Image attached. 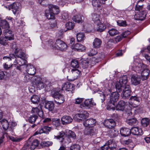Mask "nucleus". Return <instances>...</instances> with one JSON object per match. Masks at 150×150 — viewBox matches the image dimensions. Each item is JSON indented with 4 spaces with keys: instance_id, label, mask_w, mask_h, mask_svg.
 I'll return each mask as SVG.
<instances>
[{
    "instance_id": "53",
    "label": "nucleus",
    "mask_w": 150,
    "mask_h": 150,
    "mask_svg": "<svg viewBox=\"0 0 150 150\" xmlns=\"http://www.w3.org/2000/svg\"><path fill=\"white\" fill-rule=\"evenodd\" d=\"M9 137L11 140L15 142H20L23 139V138L21 137H13L10 136Z\"/></svg>"
},
{
    "instance_id": "31",
    "label": "nucleus",
    "mask_w": 150,
    "mask_h": 150,
    "mask_svg": "<svg viewBox=\"0 0 150 150\" xmlns=\"http://www.w3.org/2000/svg\"><path fill=\"white\" fill-rule=\"evenodd\" d=\"M45 107L50 111L53 110L54 107V103L52 101H48L45 103Z\"/></svg>"
},
{
    "instance_id": "48",
    "label": "nucleus",
    "mask_w": 150,
    "mask_h": 150,
    "mask_svg": "<svg viewBox=\"0 0 150 150\" xmlns=\"http://www.w3.org/2000/svg\"><path fill=\"white\" fill-rule=\"evenodd\" d=\"M74 23L69 21L66 24L65 26L68 30H70L74 28Z\"/></svg>"
},
{
    "instance_id": "42",
    "label": "nucleus",
    "mask_w": 150,
    "mask_h": 150,
    "mask_svg": "<svg viewBox=\"0 0 150 150\" xmlns=\"http://www.w3.org/2000/svg\"><path fill=\"white\" fill-rule=\"evenodd\" d=\"M109 131V133L111 136L115 137L117 136L119 134L118 131L115 128H112Z\"/></svg>"
},
{
    "instance_id": "3",
    "label": "nucleus",
    "mask_w": 150,
    "mask_h": 150,
    "mask_svg": "<svg viewBox=\"0 0 150 150\" xmlns=\"http://www.w3.org/2000/svg\"><path fill=\"white\" fill-rule=\"evenodd\" d=\"M50 46H52L53 49H57L62 51L66 50L67 46L63 41L59 39L57 40L55 43L51 41L49 43Z\"/></svg>"
},
{
    "instance_id": "10",
    "label": "nucleus",
    "mask_w": 150,
    "mask_h": 150,
    "mask_svg": "<svg viewBox=\"0 0 150 150\" xmlns=\"http://www.w3.org/2000/svg\"><path fill=\"white\" fill-rule=\"evenodd\" d=\"M34 80L33 81V83L40 89L43 88L44 87V84L42 81L41 78L39 76H35L34 77Z\"/></svg>"
},
{
    "instance_id": "12",
    "label": "nucleus",
    "mask_w": 150,
    "mask_h": 150,
    "mask_svg": "<svg viewBox=\"0 0 150 150\" xmlns=\"http://www.w3.org/2000/svg\"><path fill=\"white\" fill-rule=\"evenodd\" d=\"M88 116V113L86 111H84L81 113H78L75 115L74 119L75 120H81L87 118Z\"/></svg>"
},
{
    "instance_id": "14",
    "label": "nucleus",
    "mask_w": 150,
    "mask_h": 150,
    "mask_svg": "<svg viewBox=\"0 0 150 150\" xmlns=\"http://www.w3.org/2000/svg\"><path fill=\"white\" fill-rule=\"evenodd\" d=\"M81 64L83 68L82 72L86 74L88 72V70L87 68L89 65L88 61L87 60L84 59H81Z\"/></svg>"
},
{
    "instance_id": "47",
    "label": "nucleus",
    "mask_w": 150,
    "mask_h": 150,
    "mask_svg": "<svg viewBox=\"0 0 150 150\" xmlns=\"http://www.w3.org/2000/svg\"><path fill=\"white\" fill-rule=\"evenodd\" d=\"M71 66L72 67L77 69L79 67V64L77 60L74 59L72 60L71 62Z\"/></svg>"
},
{
    "instance_id": "55",
    "label": "nucleus",
    "mask_w": 150,
    "mask_h": 150,
    "mask_svg": "<svg viewBox=\"0 0 150 150\" xmlns=\"http://www.w3.org/2000/svg\"><path fill=\"white\" fill-rule=\"evenodd\" d=\"M7 40L5 38L1 37L0 38V44L4 45L7 44Z\"/></svg>"
},
{
    "instance_id": "49",
    "label": "nucleus",
    "mask_w": 150,
    "mask_h": 150,
    "mask_svg": "<svg viewBox=\"0 0 150 150\" xmlns=\"http://www.w3.org/2000/svg\"><path fill=\"white\" fill-rule=\"evenodd\" d=\"M109 35L111 36L119 34L118 30L112 28L108 31Z\"/></svg>"
},
{
    "instance_id": "54",
    "label": "nucleus",
    "mask_w": 150,
    "mask_h": 150,
    "mask_svg": "<svg viewBox=\"0 0 150 150\" xmlns=\"http://www.w3.org/2000/svg\"><path fill=\"white\" fill-rule=\"evenodd\" d=\"M127 121L129 125H131L135 124L137 122V120L135 118L128 119Z\"/></svg>"
},
{
    "instance_id": "63",
    "label": "nucleus",
    "mask_w": 150,
    "mask_h": 150,
    "mask_svg": "<svg viewBox=\"0 0 150 150\" xmlns=\"http://www.w3.org/2000/svg\"><path fill=\"white\" fill-rule=\"evenodd\" d=\"M129 103L130 105L134 108H135L137 106L139 103L135 102V101H132L131 100H129Z\"/></svg>"
},
{
    "instance_id": "44",
    "label": "nucleus",
    "mask_w": 150,
    "mask_h": 150,
    "mask_svg": "<svg viewBox=\"0 0 150 150\" xmlns=\"http://www.w3.org/2000/svg\"><path fill=\"white\" fill-rule=\"evenodd\" d=\"M66 135L69 137H71L74 139L76 137L75 133L72 131L70 130H67L66 131Z\"/></svg>"
},
{
    "instance_id": "37",
    "label": "nucleus",
    "mask_w": 150,
    "mask_h": 150,
    "mask_svg": "<svg viewBox=\"0 0 150 150\" xmlns=\"http://www.w3.org/2000/svg\"><path fill=\"white\" fill-rule=\"evenodd\" d=\"M55 15L53 13L51 12L49 10H46L45 11L46 16L48 19H54Z\"/></svg>"
},
{
    "instance_id": "40",
    "label": "nucleus",
    "mask_w": 150,
    "mask_h": 150,
    "mask_svg": "<svg viewBox=\"0 0 150 150\" xmlns=\"http://www.w3.org/2000/svg\"><path fill=\"white\" fill-rule=\"evenodd\" d=\"M144 0H141L139 1L138 3L136 5L135 7V10L137 11L136 12H139V11H145L143 8L142 5H140L139 3L140 2Z\"/></svg>"
},
{
    "instance_id": "43",
    "label": "nucleus",
    "mask_w": 150,
    "mask_h": 150,
    "mask_svg": "<svg viewBox=\"0 0 150 150\" xmlns=\"http://www.w3.org/2000/svg\"><path fill=\"white\" fill-rule=\"evenodd\" d=\"M77 40L78 42H81L84 40L85 39V35L83 33H80L76 35Z\"/></svg>"
},
{
    "instance_id": "51",
    "label": "nucleus",
    "mask_w": 150,
    "mask_h": 150,
    "mask_svg": "<svg viewBox=\"0 0 150 150\" xmlns=\"http://www.w3.org/2000/svg\"><path fill=\"white\" fill-rule=\"evenodd\" d=\"M98 25V27L97 29L98 31L100 32L103 31L106 28V26L105 25L101 23V22L98 24H97Z\"/></svg>"
},
{
    "instance_id": "23",
    "label": "nucleus",
    "mask_w": 150,
    "mask_h": 150,
    "mask_svg": "<svg viewBox=\"0 0 150 150\" xmlns=\"http://www.w3.org/2000/svg\"><path fill=\"white\" fill-rule=\"evenodd\" d=\"M49 10L51 12L55 15L58 14L59 13L60 10L59 8L57 6L50 4L49 6Z\"/></svg>"
},
{
    "instance_id": "41",
    "label": "nucleus",
    "mask_w": 150,
    "mask_h": 150,
    "mask_svg": "<svg viewBox=\"0 0 150 150\" xmlns=\"http://www.w3.org/2000/svg\"><path fill=\"white\" fill-rule=\"evenodd\" d=\"M15 58V57L14 56V54H11L9 55V56L8 57L6 56H4L3 57V59L4 62L5 63H7V62H11L12 59H13Z\"/></svg>"
},
{
    "instance_id": "9",
    "label": "nucleus",
    "mask_w": 150,
    "mask_h": 150,
    "mask_svg": "<svg viewBox=\"0 0 150 150\" xmlns=\"http://www.w3.org/2000/svg\"><path fill=\"white\" fill-rule=\"evenodd\" d=\"M96 103L93 101V99H86L83 103L80 105V107L82 108H89L91 105H95Z\"/></svg>"
},
{
    "instance_id": "19",
    "label": "nucleus",
    "mask_w": 150,
    "mask_h": 150,
    "mask_svg": "<svg viewBox=\"0 0 150 150\" xmlns=\"http://www.w3.org/2000/svg\"><path fill=\"white\" fill-rule=\"evenodd\" d=\"M4 35L5 38L7 40H11L14 39L13 34L12 32L8 29L5 30Z\"/></svg>"
},
{
    "instance_id": "7",
    "label": "nucleus",
    "mask_w": 150,
    "mask_h": 150,
    "mask_svg": "<svg viewBox=\"0 0 150 150\" xmlns=\"http://www.w3.org/2000/svg\"><path fill=\"white\" fill-rule=\"evenodd\" d=\"M71 72L70 74L67 76L68 80L70 81H73L76 79L81 74V72L77 69H72Z\"/></svg>"
},
{
    "instance_id": "57",
    "label": "nucleus",
    "mask_w": 150,
    "mask_h": 150,
    "mask_svg": "<svg viewBox=\"0 0 150 150\" xmlns=\"http://www.w3.org/2000/svg\"><path fill=\"white\" fill-rule=\"evenodd\" d=\"M52 122L53 124L56 127L60 125V120L59 119H53L52 120Z\"/></svg>"
},
{
    "instance_id": "38",
    "label": "nucleus",
    "mask_w": 150,
    "mask_h": 150,
    "mask_svg": "<svg viewBox=\"0 0 150 150\" xmlns=\"http://www.w3.org/2000/svg\"><path fill=\"white\" fill-rule=\"evenodd\" d=\"M31 101L33 104H38L40 102V99L39 96L37 95L33 96L30 98Z\"/></svg>"
},
{
    "instance_id": "2",
    "label": "nucleus",
    "mask_w": 150,
    "mask_h": 150,
    "mask_svg": "<svg viewBox=\"0 0 150 150\" xmlns=\"http://www.w3.org/2000/svg\"><path fill=\"white\" fill-rule=\"evenodd\" d=\"M127 85H129L128 83L127 77L126 75H124L120 78L119 81L116 83L117 91L120 92L122 90V88L125 87Z\"/></svg>"
},
{
    "instance_id": "32",
    "label": "nucleus",
    "mask_w": 150,
    "mask_h": 150,
    "mask_svg": "<svg viewBox=\"0 0 150 150\" xmlns=\"http://www.w3.org/2000/svg\"><path fill=\"white\" fill-rule=\"evenodd\" d=\"M101 44V40L98 38H96L93 42V46L95 48H98L100 47Z\"/></svg>"
},
{
    "instance_id": "15",
    "label": "nucleus",
    "mask_w": 150,
    "mask_h": 150,
    "mask_svg": "<svg viewBox=\"0 0 150 150\" xmlns=\"http://www.w3.org/2000/svg\"><path fill=\"white\" fill-rule=\"evenodd\" d=\"M71 48L75 51L78 52H83L85 50V47L81 44L76 43L74 45H72Z\"/></svg>"
},
{
    "instance_id": "8",
    "label": "nucleus",
    "mask_w": 150,
    "mask_h": 150,
    "mask_svg": "<svg viewBox=\"0 0 150 150\" xmlns=\"http://www.w3.org/2000/svg\"><path fill=\"white\" fill-rule=\"evenodd\" d=\"M123 88L121 96L123 99H127L131 95V91L130 87L129 85H127Z\"/></svg>"
},
{
    "instance_id": "36",
    "label": "nucleus",
    "mask_w": 150,
    "mask_h": 150,
    "mask_svg": "<svg viewBox=\"0 0 150 150\" xmlns=\"http://www.w3.org/2000/svg\"><path fill=\"white\" fill-rule=\"evenodd\" d=\"M0 26L5 30L8 29L9 28L8 23L4 20L1 21L0 22Z\"/></svg>"
},
{
    "instance_id": "22",
    "label": "nucleus",
    "mask_w": 150,
    "mask_h": 150,
    "mask_svg": "<svg viewBox=\"0 0 150 150\" xmlns=\"http://www.w3.org/2000/svg\"><path fill=\"white\" fill-rule=\"evenodd\" d=\"M141 79L137 75H132L131 78V82L134 85H137L140 83Z\"/></svg>"
},
{
    "instance_id": "21",
    "label": "nucleus",
    "mask_w": 150,
    "mask_h": 150,
    "mask_svg": "<svg viewBox=\"0 0 150 150\" xmlns=\"http://www.w3.org/2000/svg\"><path fill=\"white\" fill-rule=\"evenodd\" d=\"M117 142L113 139H110L107 141L106 144L110 150H114L117 146Z\"/></svg>"
},
{
    "instance_id": "62",
    "label": "nucleus",
    "mask_w": 150,
    "mask_h": 150,
    "mask_svg": "<svg viewBox=\"0 0 150 150\" xmlns=\"http://www.w3.org/2000/svg\"><path fill=\"white\" fill-rule=\"evenodd\" d=\"M117 23L118 25L120 26H125L126 25V22L125 21H118Z\"/></svg>"
},
{
    "instance_id": "17",
    "label": "nucleus",
    "mask_w": 150,
    "mask_h": 150,
    "mask_svg": "<svg viewBox=\"0 0 150 150\" xmlns=\"http://www.w3.org/2000/svg\"><path fill=\"white\" fill-rule=\"evenodd\" d=\"M96 122V120L93 119H87L83 122V125L86 127H92Z\"/></svg>"
},
{
    "instance_id": "26",
    "label": "nucleus",
    "mask_w": 150,
    "mask_h": 150,
    "mask_svg": "<svg viewBox=\"0 0 150 150\" xmlns=\"http://www.w3.org/2000/svg\"><path fill=\"white\" fill-rule=\"evenodd\" d=\"M130 133L135 135H140L143 134L142 129L138 127L132 128L130 129Z\"/></svg>"
},
{
    "instance_id": "39",
    "label": "nucleus",
    "mask_w": 150,
    "mask_h": 150,
    "mask_svg": "<svg viewBox=\"0 0 150 150\" xmlns=\"http://www.w3.org/2000/svg\"><path fill=\"white\" fill-rule=\"evenodd\" d=\"M115 103H113L110 100L107 105V109L109 110H115Z\"/></svg>"
},
{
    "instance_id": "20",
    "label": "nucleus",
    "mask_w": 150,
    "mask_h": 150,
    "mask_svg": "<svg viewBox=\"0 0 150 150\" xmlns=\"http://www.w3.org/2000/svg\"><path fill=\"white\" fill-rule=\"evenodd\" d=\"M101 3L99 0H93L92 4L94 8L100 11L102 10Z\"/></svg>"
},
{
    "instance_id": "28",
    "label": "nucleus",
    "mask_w": 150,
    "mask_h": 150,
    "mask_svg": "<svg viewBox=\"0 0 150 150\" xmlns=\"http://www.w3.org/2000/svg\"><path fill=\"white\" fill-rule=\"evenodd\" d=\"M26 69V71L28 74L32 75L35 74V69L32 65L30 64H28Z\"/></svg>"
},
{
    "instance_id": "33",
    "label": "nucleus",
    "mask_w": 150,
    "mask_h": 150,
    "mask_svg": "<svg viewBox=\"0 0 150 150\" xmlns=\"http://www.w3.org/2000/svg\"><path fill=\"white\" fill-rule=\"evenodd\" d=\"M72 87V84L70 82H67L62 85V89L63 90H66L69 91Z\"/></svg>"
},
{
    "instance_id": "50",
    "label": "nucleus",
    "mask_w": 150,
    "mask_h": 150,
    "mask_svg": "<svg viewBox=\"0 0 150 150\" xmlns=\"http://www.w3.org/2000/svg\"><path fill=\"white\" fill-rule=\"evenodd\" d=\"M141 122L143 126L146 127L149 124V120L147 118H143L141 120Z\"/></svg>"
},
{
    "instance_id": "16",
    "label": "nucleus",
    "mask_w": 150,
    "mask_h": 150,
    "mask_svg": "<svg viewBox=\"0 0 150 150\" xmlns=\"http://www.w3.org/2000/svg\"><path fill=\"white\" fill-rule=\"evenodd\" d=\"M118 91L112 93L110 96V100L113 103H116L119 99L120 95L118 93Z\"/></svg>"
},
{
    "instance_id": "58",
    "label": "nucleus",
    "mask_w": 150,
    "mask_h": 150,
    "mask_svg": "<svg viewBox=\"0 0 150 150\" xmlns=\"http://www.w3.org/2000/svg\"><path fill=\"white\" fill-rule=\"evenodd\" d=\"M66 134L63 131H61L59 132V135L57 136H54V138L56 139H59L61 138H62Z\"/></svg>"
},
{
    "instance_id": "1",
    "label": "nucleus",
    "mask_w": 150,
    "mask_h": 150,
    "mask_svg": "<svg viewBox=\"0 0 150 150\" xmlns=\"http://www.w3.org/2000/svg\"><path fill=\"white\" fill-rule=\"evenodd\" d=\"M11 46L14 51V55L16 58L14 62V64H18L19 65L21 66L26 64L27 62L26 59L28 58L27 55L20 48L18 47L15 42L13 43Z\"/></svg>"
},
{
    "instance_id": "18",
    "label": "nucleus",
    "mask_w": 150,
    "mask_h": 150,
    "mask_svg": "<svg viewBox=\"0 0 150 150\" xmlns=\"http://www.w3.org/2000/svg\"><path fill=\"white\" fill-rule=\"evenodd\" d=\"M9 8L10 10L12 9V11L14 14L16 13H18L20 9L19 4L18 3H13L10 5L9 6Z\"/></svg>"
},
{
    "instance_id": "11",
    "label": "nucleus",
    "mask_w": 150,
    "mask_h": 150,
    "mask_svg": "<svg viewBox=\"0 0 150 150\" xmlns=\"http://www.w3.org/2000/svg\"><path fill=\"white\" fill-rule=\"evenodd\" d=\"M146 14V11L136 12L134 17L136 20H143L145 18Z\"/></svg>"
},
{
    "instance_id": "4",
    "label": "nucleus",
    "mask_w": 150,
    "mask_h": 150,
    "mask_svg": "<svg viewBox=\"0 0 150 150\" xmlns=\"http://www.w3.org/2000/svg\"><path fill=\"white\" fill-rule=\"evenodd\" d=\"M39 143V141L37 139H35L31 142L30 138L25 144L24 148L25 150H33L38 146Z\"/></svg>"
},
{
    "instance_id": "5",
    "label": "nucleus",
    "mask_w": 150,
    "mask_h": 150,
    "mask_svg": "<svg viewBox=\"0 0 150 150\" xmlns=\"http://www.w3.org/2000/svg\"><path fill=\"white\" fill-rule=\"evenodd\" d=\"M52 96L54 98V101L57 104H61L65 100L64 96L58 91H53Z\"/></svg>"
},
{
    "instance_id": "13",
    "label": "nucleus",
    "mask_w": 150,
    "mask_h": 150,
    "mask_svg": "<svg viewBox=\"0 0 150 150\" xmlns=\"http://www.w3.org/2000/svg\"><path fill=\"white\" fill-rule=\"evenodd\" d=\"M105 126L108 128L112 129L116 125L115 121L112 119L106 120L104 123Z\"/></svg>"
},
{
    "instance_id": "29",
    "label": "nucleus",
    "mask_w": 150,
    "mask_h": 150,
    "mask_svg": "<svg viewBox=\"0 0 150 150\" xmlns=\"http://www.w3.org/2000/svg\"><path fill=\"white\" fill-rule=\"evenodd\" d=\"M120 133L123 136H128L130 134V130L127 128H122L120 130Z\"/></svg>"
},
{
    "instance_id": "61",
    "label": "nucleus",
    "mask_w": 150,
    "mask_h": 150,
    "mask_svg": "<svg viewBox=\"0 0 150 150\" xmlns=\"http://www.w3.org/2000/svg\"><path fill=\"white\" fill-rule=\"evenodd\" d=\"M140 98L136 96H132L130 99V100L135 101L136 103H139L140 101Z\"/></svg>"
},
{
    "instance_id": "34",
    "label": "nucleus",
    "mask_w": 150,
    "mask_h": 150,
    "mask_svg": "<svg viewBox=\"0 0 150 150\" xmlns=\"http://www.w3.org/2000/svg\"><path fill=\"white\" fill-rule=\"evenodd\" d=\"M92 18L93 21L96 24H98L100 23L99 15L96 14H92Z\"/></svg>"
},
{
    "instance_id": "27",
    "label": "nucleus",
    "mask_w": 150,
    "mask_h": 150,
    "mask_svg": "<svg viewBox=\"0 0 150 150\" xmlns=\"http://www.w3.org/2000/svg\"><path fill=\"white\" fill-rule=\"evenodd\" d=\"M50 129L51 128L50 127L46 126H44L39 131H37L35 132L34 134V135H36L38 134H40L43 133H48L50 130Z\"/></svg>"
},
{
    "instance_id": "30",
    "label": "nucleus",
    "mask_w": 150,
    "mask_h": 150,
    "mask_svg": "<svg viewBox=\"0 0 150 150\" xmlns=\"http://www.w3.org/2000/svg\"><path fill=\"white\" fill-rule=\"evenodd\" d=\"M73 19L74 21L76 23H81L83 21L84 17L82 15H77L73 17Z\"/></svg>"
},
{
    "instance_id": "6",
    "label": "nucleus",
    "mask_w": 150,
    "mask_h": 150,
    "mask_svg": "<svg viewBox=\"0 0 150 150\" xmlns=\"http://www.w3.org/2000/svg\"><path fill=\"white\" fill-rule=\"evenodd\" d=\"M131 69L137 73H141L142 70L144 68V66L141 63H139L137 61L134 60L131 65Z\"/></svg>"
},
{
    "instance_id": "46",
    "label": "nucleus",
    "mask_w": 150,
    "mask_h": 150,
    "mask_svg": "<svg viewBox=\"0 0 150 150\" xmlns=\"http://www.w3.org/2000/svg\"><path fill=\"white\" fill-rule=\"evenodd\" d=\"M71 140L69 137L66 135L64 138H63L62 140L61 141L63 144L64 145L66 144H68L71 142Z\"/></svg>"
},
{
    "instance_id": "64",
    "label": "nucleus",
    "mask_w": 150,
    "mask_h": 150,
    "mask_svg": "<svg viewBox=\"0 0 150 150\" xmlns=\"http://www.w3.org/2000/svg\"><path fill=\"white\" fill-rule=\"evenodd\" d=\"M83 98H77L75 99V103L76 104H80L83 100Z\"/></svg>"
},
{
    "instance_id": "45",
    "label": "nucleus",
    "mask_w": 150,
    "mask_h": 150,
    "mask_svg": "<svg viewBox=\"0 0 150 150\" xmlns=\"http://www.w3.org/2000/svg\"><path fill=\"white\" fill-rule=\"evenodd\" d=\"M1 122L3 129L5 130L7 129L9 126V123L8 121L5 119H3Z\"/></svg>"
},
{
    "instance_id": "52",
    "label": "nucleus",
    "mask_w": 150,
    "mask_h": 150,
    "mask_svg": "<svg viewBox=\"0 0 150 150\" xmlns=\"http://www.w3.org/2000/svg\"><path fill=\"white\" fill-rule=\"evenodd\" d=\"M38 118V116L36 115H33L30 116L28 118L29 122L32 124L35 122Z\"/></svg>"
},
{
    "instance_id": "24",
    "label": "nucleus",
    "mask_w": 150,
    "mask_h": 150,
    "mask_svg": "<svg viewBox=\"0 0 150 150\" xmlns=\"http://www.w3.org/2000/svg\"><path fill=\"white\" fill-rule=\"evenodd\" d=\"M141 73V77L142 80H145L148 78L149 73V71L148 69L144 68Z\"/></svg>"
},
{
    "instance_id": "25",
    "label": "nucleus",
    "mask_w": 150,
    "mask_h": 150,
    "mask_svg": "<svg viewBox=\"0 0 150 150\" xmlns=\"http://www.w3.org/2000/svg\"><path fill=\"white\" fill-rule=\"evenodd\" d=\"M73 121L71 117L68 115L63 116L61 119V121L63 125H66L71 123Z\"/></svg>"
},
{
    "instance_id": "35",
    "label": "nucleus",
    "mask_w": 150,
    "mask_h": 150,
    "mask_svg": "<svg viewBox=\"0 0 150 150\" xmlns=\"http://www.w3.org/2000/svg\"><path fill=\"white\" fill-rule=\"evenodd\" d=\"M125 105V103L124 101L122 100L120 101L116 106V110L123 111L124 109Z\"/></svg>"
},
{
    "instance_id": "60",
    "label": "nucleus",
    "mask_w": 150,
    "mask_h": 150,
    "mask_svg": "<svg viewBox=\"0 0 150 150\" xmlns=\"http://www.w3.org/2000/svg\"><path fill=\"white\" fill-rule=\"evenodd\" d=\"M42 145L44 146H48L52 144V142L50 141H43L42 142Z\"/></svg>"
},
{
    "instance_id": "56",
    "label": "nucleus",
    "mask_w": 150,
    "mask_h": 150,
    "mask_svg": "<svg viewBox=\"0 0 150 150\" xmlns=\"http://www.w3.org/2000/svg\"><path fill=\"white\" fill-rule=\"evenodd\" d=\"M97 132V130H96L94 128H91L89 131H88V134H90L91 136H93L96 134Z\"/></svg>"
},
{
    "instance_id": "59",
    "label": "nucleus",
    "mask_w": 150,
    "mask_h": 150,
    "mask_svg": "<svg viewBox=\"0 0 150 150\" xmlns=\"http://www.w3.org/2000/svg\"><path fill=\"white\" fill-rule=\"evenodd\" d=\"M70 149L71 150H80V146L77 144H74L71 146Z\"/></svg>"
}]
</instances>
